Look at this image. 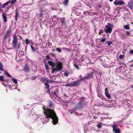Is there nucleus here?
<instances>
[{
    "label": "nucleus",
    "instance_id": "nucleus-1",
    "mask_svg": "<svg viewBox=\"0 0 133 133\" xmlns=\"http://www.w3.org/2000/svg\"><path fill=\"white\" fill-rule=\"evenodd\" d=\"M44 115L46 118H50L52 119L54 124H56L58 122V118L54 111V110L44 107L43 108Z\"/></svg>",
    "mask_w": 133,
    "mask_h": 133
},
{
    "label": "nucleus",
    "instance_id": "nucleus-2",
    "mask_svg": "<svg viewBox=\"0 0 133 133\" xmlns=\"http://www.w3.org/2000/svg\"><path fill=\"white\" fill-rule=\"evenodd\" d=\"M87 103L83 99H82L80 100V101L76 105L75 108V110L77 109H81L83 108L86 106Z\"/></svg>",
    "mask_w": 133,
    "mask_h": 133
},
{
    "label": "nucleus",
    "instance_id": "nucleus-3",
    "mask_svg": "<svg viewBox=\"0 0 133 133\" xmlns=\"http://www.w3.org/2000/svg\"><path fill=\"white\" fill-rule=\"evenodd\" d=\"M63 64L61 62H58L56 66V68H52V70L51 73L53 74L54 72L59 71L63 68Z\"/></svg>",
    "mask_w": 133,
    "mask_h": 133
},
{
    "label": "nucleus",
    "instance_id": "nucleus-4",
    "mask_svg": "<svg viewBox=\"0 0 133 133\" xmlns=\"http://www.w3.org/2000/svg\"><path fill=\"white\" fill-rule=\"evenodd\" d=\"M113 27V25L110 23H107V25L105 26V28L104 31L107 34L110 33L112 31V28Z\"/></svg>",
    "mask_w": 133,
    "mask_h": 133
},
{
    "label": "nucleus",
    "instance_id": "nucleus-5",
    "mask_svg": "<svg viewBox=\"0 0 133 133\" xmlns=\"http://www.w3.org/2000/svg\"><path fill=\"white\" fill-rule=\"evenodd\" d=\"M79 84V81L78 80H76L72 83L67 84L65 86L66 87H73L78 85Z\"/></svg>",
    "mask_w": 133,
    "mask_h": 133
},
{
    "label": "nucleus",
    "instance_id": "nucleus-6",
    "mask_svg": "<svg viewBox=\"0 0 133 133\" xmlns=\"http://www.w3.org/2000/svg\"><path fill=\"white\" fill-rule=\"evenodd\" d=\"M18 38L16 36L14 37L12 44L14 48H16L18 43Z\"/></svg>",
    "mask_w": 133,
    "mask_h": 133
},
{
    "label": "nucleus",
    "instance_id": "nucleus-7",
    "mask_svg": "<svg viewBox=\"0 0 133 133\" xmlns=\"http://www.w3.org/2000/svg\"><path fill=\"white\" fill-rule=\"evenodd\" d=\"M112 127L113 128V131L115 133H119L120 132V130L119 129H117V126L115 124H114L112 126Z\"/></svg>",
    "mask_w": 133,
    "mask_h": 133
},
{
    "label": "nucleus",
    "instance_id": "nucleus-8",
    "mask_svg": "<svg viewBox=\"0 0 133 133\" xmlns=\"http://www.w3.org/2000/svg\"><path fill=\"white\" fill-rule=\"evenodd\" d=\"M10 35V31L9 30L6 31V34L3 37V41L5 42L6 39L9 37Z\"/></svg>",
    "mask_w": 133,
    "mask_h": 133
},
{
    "label": "nucleus",
    "instance_id": "nucleus-9",
    "mask_svg": "<svg viewBox=\"0 0 133 133\" xmlns=\"http://www.w3.org/2000/svg\"><path fill=\"white\" fill-rule=\"evenodd\" d=\"M114 4L116 5H122L123 4H124L125 3L122 1H118V0H116L114 2Z\"/></svg>",
    "mask_w": 133,
    "mask_h": 133
},
{
    "label": "nucleus",
    "instance_id": "nucleus-10",
    "mask_svg": "<svg viewBox=\"0 0 133 133\" xmlns=\"http://www.w3.org/2000/svg\"><path fill=\"white\" fill-rule=\"evenodd\" d=\"M58 91V89H57L54 92H51V95L53 97L56 98L58 97L57 95Z\"/></svg>",
    "mask_w": 133,
    "mask_h": 133
},
{
    "label": "nucleus",
    "instance_id": "nucleus-11",
    "mask_svg": "<svg viewBox=\"0 0 133 133\" xmlns=\"http://www.w3.org/2000/svg\"><path fill=\"white\" fill-rule=\"evenodd\" d=\"M128 6L131 10H133V1L130 0L128 3Z\"/></svg>",
    "mask_w": 133,
    "mask_h": 133
},
{
    "label": "nucleus",
    "instance_id": "nucleus-12",
    "mask_svg": "<svg viewBox=\"0 0 133 133\" xmlns=\"http://www.w3.org/2000/svg\"><path fill=\"white\" fill-rule=\"evenodd\" d=\"M93 72H91L89 74H88V75L85 78H87V79H90L91 78L93 77Z\"/></svg>",
    "mask_w": 133,
    "mask_h": 133
},
{
    "label": "nucleus",
    "instance_id": "nucleus-13",
    "mask_svg": "<svg viewBox=\"0 0 133 133\" xmlns=\"http://www.w3.org/2000/svg\"><path fill=\"white\" fill-rule=\"evenodd\" d=\"M2 16L3 18V19L4 23H6V22L7 20V18L6 15H5L4 13L3 12Z\"/></svg>",
    "mask_w": 133,
    "mask_h": 133
},
{
    "label": "nucleus",
    "instance_id": "nucleus-14",
    "mask_svg": "<svg viewBox=\"0 0 133 133\" xmlns=\"http://www.w3.org/2000/svg\"><path fill=\"white\" fill-rule=\"evenodd\" d=\"M48 64L52 68H54L55 66V63L51 61H48Z\"/></svg>",
    "mask_w": 133,
    "mask_h": 133
},
{
    "label": "nucleus",
    "instance_id": "nucleus-15",
    "mask_svg": "<svg viewBox=\"0 0 133 133\" xmlns=\"http://www.w3.org/2000/svg\"><path fill=\"white\" fill-rule=\"evenodd\" d=\"M65 18L64 17L61 18L60 19L61 22L62 23V25H66V23L65 22Z\"/></svg>",
    "mask_w": 133,
    "mask_h": 133
},
{
    "label": "nucleus",
    "instance_id": "nucleus-16",
    "mask_svg": "<svg viewBox=\"0 0 133 133\" xmlns=\"http://www.w3.org/2000/svg\"><path fill=\"white\" fill-rule=\"evenodd\" d=\"M19 15V14L18 12V11L16 10V15H15V20L16 21H17L18 20Z\"/></svg>",
    "mask_w": 133,
    "mask_h": 133
},
{
    "label": "nucleus",
    "instance_id": "nucleus-17",
    "mask_svg": "<svg viewBox=\"0 0 133 133\" xmlns=\"http://www.w3.org/2000/svg\"><path fill=\"white\" fill-rule=\"evenodd\" d=\"M44 66L45 68V69L46 70V71L47 72H49V68L48 64L46 63H44Z\"/></svg>",
    "mask_w": 133,
    "mask_h": 133
},
{
    "label": "nucleus",
    "instance_id": "nucleus-18",
    "mask_svg": "<svg viewBox=\"0 0 133 133\" xmlns=\"http://www.w3.org/2000/svg\"><path fill=\"white\" fill-rule=\"evenodd\" d=\"M4 74L9 78H11L12 77V76L8 72L6 71H4Z\"/></svg>",
    "mask_w": 133,
    "mask_h": 133
},
{
    "label": "nucleus",
    "instance_id": "nucleus-19",
    "mask_svg": "<svg viewBox=\"0 0 133 133\" xmlns=\"http://www.w3.org/2000/svg\"><path fill=\"white\" fill-rule=\"evenodd\" d=\"M47 79V78L43 77H42L41 78V81L45 83L46 82Z\"/></svg>",
    "mask_w": 133,
    "mask_h": 133
},
{
    "label": "nucleus",
    "instance_id": "nucleus-20",
    "mask_svg": "<svg viewBox=\"0 0 133 133\" xmlns=\"http://www.w3.org/2000/svg\"><path fill=\"white\" fill-rule=\"evenodd\" d=\"M48 106L50 108H54V106L53 105V103L52 101H50L49 103Z\"/></svg>",
    "mask_w": 133,
    "mask_h": 133
},
{
    "label": "nucleus",
    "instance_id": "nucleus-21",
    "mask_svg": "<svg viewBox=\"0 0 133 133\" xmlns=\"http://www.w3.org/2000/svg\"><path fill=\"white\" fill-rule=\"evenodd\" d=\"M45 91H46V93H48L49 95L50 96H51V94L50 92V89L49 88H46Z\"/></svg>",
    "mask_w": 133,
    "mask_h": 133
},
{
    "label": "nucleus",
    "instance_id": "nucleus-22",
    "mask_svg": "<svg viewBox=\"0 0 133 133\" xmlns=\"http://www.w3.org/2000/svg\"><path fill=\"white\" fill-rule=\"evenodd\" d=\"M0 70L1 71H4V69L3 68V64L0 62Z\"/></svg>",
    "mask_w": 133,
    "mask_h": 133
},
{
    "label": "nucleus",
    "instance_id": "nucleus-23",
    "mask_svg": "<svg viewBox=\"0 0 133 133\" xmlns=\"http://www.w3.org/2000/svg\"><path fill=\"white\" fill-rule=\"evenodd\" d=\"M69 0H64L63 3L65 6H66L68 3Z\"/></svg>",
    "mask_w": 133,
    "mask_h": 133
},
{
    "label": "nucleus",
    "instance_id": "nucleus-24",
    "mask_svg": "<svg viewBox=\"0 0 133 133\" xmlns=\"http://www.w3.org/2000/svg\"><path fill=\"white\" fill-rule=\"evenodd\" d=\"M123 28L127 30H129L130 29V28L129 25H123Z\"/></svg>",
    "mask_w": 133,
    "mask_h": 133
},
{
    "label": "nucleus",
    "instance_id": "nucleus-25",
    "mask_svg": "<svg viewBox=\"0 0 133 133\" xmlns=\"http://www.w3.org/2000/svg\"><path fill=\"white\" fill-rule=\"evenodd\" d=\"M113 42L112 41H108L106 42V43L107 44L108 46H109Z\"/></svg>",
    "mask_w": 133,
    "mask_h": 133
},
{
    "label": "nucleus",
    "instance_id": "nucleus-26",
    "mask_svg": "<svg viewBox=\"0 0 133 133\" xmlns=\"http://www.w3.org/2000/svg\"><path fill=\"white\" fill-rule=\"evenodd\" d=\"M11 80L14 83L16 84L17 83V80L15 78H12Z\"/></svg>",
    "mask_w": 133,
    "mask_h": 133
},
{
    "label": "nucleus",
    "instance_id": "nucleus-27",
    "mask_svg": "<svg viewBox=\"0 0 133 133\" xmlns=\"http://www.w3.org/2000/svg\"><path fill=\"white\" fill-rule=\"evenodd\" d=\"M17 2V0H12L11 1V5H13Z\"/></svg>",
    "mask_w": 133,
    "mask_h": 133
},
{
    "label": "nucleus",
    "instance_id": "nucleus-28",
    "mask_svg": "<svg viewBox=\"0 0 133 133\" xmlns=\"http://www.w3.org/2000/svg\"><path fill=\"white\" fill-rule=\"evenodd\" d=\"M101 124H102V123L100 122L98 124H97L96 126L98 127V128H102V126Z\"/></svg>",
    "mask_w": 133,
    "mask_h": 133
},
{
    "label": "nucleus",
    "instance_id": "nucleus-29",
    "mask_svg": "<svg viewBox=\"0 0 133 133\" xmlns=\"http://www.w3.org/2000/svg\"><path fill=\"white\" fill-rule=\"evenodd\" d=\"M0 81H4V77L2 76H0Z\"/></svg>",
    "mask_w": 133,
    "mask_h": 133
},
{
    "label": "nucleus",
    "instance_id": "nucleus-30",
    "mask_svg": "<svg viewBox=\"0 0 133 133\" xmlns=\"http://www.w3.org/2000/svg\"><path fill=\"white\" fill-rule=\"evenodd\" d=\"M45 86L46 87L45 88H49V85L47 83H46L45 84Z\"/></svg>",
    "mask_w": 133,
    "mask_h": 133
},
{
    "label": "nucleus",
    "instance_id": "nucleus-31",
    "mask_svg": "<svg viewBox=\"0 0 133 133\" xmlns=\"http://www.w3.org/2000/svg\"><path fill=\"white\" fill-rule=\"evenodd\" d=\"M64 76L67 77H68L69 75V73L67 72H65L64 73Z\"/></svg>",
    "mask_w": 133,
    "mask_h": 133
},
{
    "label": "nucleus",
    "instance_id": "nucleus-32",
    "mask_svg": "<svg viewBox=\"0 0 133 133\" xmlns=\"http://www.w3.org/2000/svg\"><path fill=\"white\" fill-rule=\"evenodd\" d=\"M60 48H57L56 49V51L59 53H61V50Z\"/></svg>",
    "mask_w": 133,
    "mask_h": 133
},
{
    "label": "nucleus",
    "instance_id": "nucleus-33",
    "mask_svg": "<svg viewBox=\"0 0 133 133\" xmlns=\"http://www.w3.org/2000/svg\"><path fill=\"white\" fill-rule=\"evenodd\" d=\"M124 57V55H121L119 56V58L120 59H122Z\"/></svg>",
    "mask_w": 133,
    "mask_h": 133
},
{
    "label": "nucleus",
    "instance_id": "nucleus-34",
    "mask_svg": "<svg viewBox=\"0 0 133 133\" xmlns=\"http://www.w3.org/2000/svg\"><path fill=\"white\" fill-rule=\"evenodd\" d=\"M105 95L106 96V97H107V98L108 99L110 98L111 96H110V95L109 94H106Z\"/></svg>",
    "mask_w": 133,
    "mask_h": 133
},
{
    "label": "nucleus",
    "instance_id": "nucleus-35",
    "mask_svg": "<svg viewBox=\"0 0 133 133\" xmlns=\"http://www.w3.org/2000/svg\"><path fill=\"white\" fill-rule=\"evenodd\" d=\"M30 46L32 51L34 52H35L36 50L34 48V47L32 45H31Z\"/></svg>",
    "mask_w": 133,
    "mask_h": 133
},
{
    "label": "nucleus",
    "instance_id": "nucleus-36",
    "mask_svg": "<svg viewBox=\"0 0 133 133\" xmlns=\"http://www.w3.org/2000/svg\"><path fill=\"white\" fill-rule=\"evenodd\" d=\"M29 40L28 39L26 38L25 39V43L27 45L29 44Z\"/></svg>",
    "mask_w": 133,
    "mask_h": 133
},
{
    "label": "nucleus",
    "instance_id": "nucleus-37",
    "mask_svg": "<svg viewBox=\"0 0 133 133\" xmlns=\"http://www.w3.org/2000/svg\"><path fill=\"white\" fill-rule=\"evenodd\" d=\"M74 66L75 67V68L77 69H79V68L78 66L77 65L75 64H74Z\"/></svg>",
    "mask_w": 133,
    "mask_h": 133
},
{
    "label": "nucleus",
    "instance_id": "nucleus-38",
    "mask_svg": "<svg viewBox=\"0 0 133 133\" xmlns=\"http://www.w3.org/2000/svg\"><path fill=\"white\" fill-rule=\"evenodd\" d=\"M45 59L47 60H49L50 59V57L48 55H47L45 56Z\"/></svg>",
    "mask_w": 133,
    "mask_h": 133
},
{
    "label": "nucleus",
    "instance_id": "nucleus-39",
    "mask_svg": "<svg viewBox=\"0 0 133 133\" xmlns=\"http://www.w3.org/2000/svg\"><path fill=\"white\" fill-rule=\"evenodd\" d=\"M105 95H106V94H108V90L107 88H106L105 89Z\"/></svg>",
    "mask_w": 133,
    "mask_h": 133
},
{
    "label": "nucleus",
    "instance_id": "nucleus-40",
    "mask_svg": "<svg viewBox=\"0 0 133 133\" xmlns=\"http://www.w3.org/2000/svg\"><path fill=\"white\" fill-rule=\"evenodd\" d=\"M49 54H50L52 57H55L56 56V54L53 53H50Z\"/></svg>",
    "mask_w": 133,
    "mask_h": 133
},
{
    "label": "nucleus",
    "instance_id": "nucleus-41",
    "mask_svg": "<svg viewBox=\"0 0 133 133\" xmlns=\"http://www.w3.org/2000/svg\"><path fill=\"white\" fill-rule=\"evenodd\" d=\"M99 35H100L101 34V33H103V30H99Z\"/></svg>",
    "mask_w": 133,
    "mask_h": 133
},
{
    "label": "nucleus",
    "instance_id": "nucleus-42",
    "mask_svg": "<svg viewBox=\"0 0 133 133\" xmlns=\"http://www.w3.org/2000/svg\"><path fill=\"white\" fill-rule=\"evenodd\" d=\"M126 35L128 36H130V32L127 31H126Z\"/></svg>",
    "mask_w": 133,
    "mask_h": 133
},
{
    "label": "nucleus",
    "instance_id": "nucleus-43",
    "mask_svg": "<svg viewBox=\"0 0 133 133\" xmlns=\"http://www.w3.org/2000/svg\"><path fill=\"white\" fill-rule=\"evenodd\" d=\"M52 81L48 79H48L47 80L46 83H51V82Z\"/></svg>",
    "mask_w": 133,
    "mask_h": 133
},
{
    "label": "nucleus",
    "instance_id": "nucleus-44",
    "mask_svg": "<svg viewBox=\"0 0 133 133\" xmlns=\"http://www.w3.org/2000/svg\"><path fill=\"white\" fill-rule=\"evenodd\" d=\"M105 40H106V38H104V39H101V41L102 42H103L105 41Z\"/></svg>",
    "mask_w": 133,
    "mask_h": 133
},
{
    "label": "nucleus",
    "instance_id": "nucleus-45",
    "mask_svg": "<svg viewBox=\"0 0 133 133\" xmlns=\"http://www.w3.org/2000/svg\"><path fill=\"white\" fill-rule=\"evenodd\" d=\"M6 5H7L6 4H5V3L3 4V5L2 6V8H4Z\"/></svg>",
    "mask_w": 133,
    "mask_h": 133
},
{
    "label": "nucleus",
    "instance_id": "nucleus-46",
    "mask_svg": "<svg viewBox=\"0 0 133 133\" xmlns=\"http://www.w3.org/2000/svg\"><path fill=\"white\" fill-rule=\"evenodd\" d=\"M11 2V1L10 0L9 1H8L6 2L5 3L7 5H8L10 2Z\"/></svg>",
    "mask_w": 133,
    "mask_h": 133
},
{
    "label": "nucleus",
    "instance_id": "nucleus-47",
    "mask_svg": "<svg viewBox=\"0 0 133 133\" xmlns=\"http://www.w3.org/2000/svg\"><path fill=\"white\" fill-rule=\"evenodd\" d=\"M63 49H64L66 50H68V51H70V49H69V48H63Z\"/></svg>",
    "mask_w": 133,
    "mask_h": 133
},
{
    "label": "nucleus",
    "instance_id": "nucleus-48",
    "mask_svg": "<svg viewBox=\"0 0 133 133\" xmlns=\"http://www.w3.org/2000/svg\"><path fill=\"white\" fill-rule=\"evenodd\" d=\"M39 16L40 17H42L43 16V14L41 13L39 14Z\"/></svg>",
    "mask_w": 133,
    "mask_h": 133
},
{
    "label": "nucleus",
    "instance_id": "nucleus-49",
    "mask_svg": "<svg viewBox=\"0 0 133 133\" xmlns=\"http://www.w3.org/2000/svg\"><path fill=\"white\" fill-rule=\"evenodd\" d=\"M130 53L131 54H133V50H131L130 51Z\"/></svg>",
    "mask_w": 133,
    "mask_h": 133
},
{
    "label": "nucleus",
    "instance_id": "nucleus-50",
    "mask_svg": "<svg viewBox=\"0 0 133 133\" xmlns=\"http://www.w3.org/2000/svg\"><path fill=\"white\" fill-rule=\"evenodd\" d=\"M87 12L86 11H84L83 14L85 15V16H87V15L86 14Z\"/></svg>",
    "mask_w": 133,
    "mask_h": 133
},
{
    "label": "nucleus",
    "instance_id": "nucleus-51",
    "mask_svg": "<svg viewBox=\"0 0 133 133\" xmlns=\"http://www.w3.org/2000/svg\"><path fill=\"white\" fill-rule=\"evenodd\" d=\"M129 66L130 67H133V64H132L129 65Z\"/></svg>",
    "mask_w": 133,
    "mask_h": 133
},
{
    "label": "nucleus",
    "instance_id": "nucleus-52",
    "mask_svg": "<svg viewBox=\"0 0 133 133\" xmlns=\"http://www.w3.org/2000/svg\"><path fill=\"white\" fill-rule=\"evenodd\" d=\"M85 77H83L81 79V80H82V79H87V78H85Z\"/></svg>",
    "mask_w": 133,
    "mask_h": 133
},
{
    "label": "nucleus",
    "instance_id": "nucleus-53",
    "mask_svg": "<svg viewBox=\"0 0 133 133\" xmlns=\"http://www.w3.org/2000/svg\"><path fill=\"white\" fill-rule=\"evenodd\" d=\"M87 13L88 14V15H89L90 13H91L89 12V11H88L87 12Z\"/></svg>",
    "mask_w": 133,
    "mask_h": 133
},
{
    "label": "nucleus",
    "instance_id": "nucleus-54",
    "mask_svg": "<svg viewBox=\"0 0 133 133\" xmlns=\"http://www.w3.org/2000/svg\"><path fill=\"white\" fill-rule=\"evenodd\" d=\"M130 87L132 88L133 89V85H130Z\"/></svg>",
    "mask_w": 133,
    "mask_h": 133
},
{
    "label": "nucleus",
    "instance_id": "nucleus-55",
    "mask_svg": "<svg viewBox=\"0 0 133 133\" xmlns=\"http://www.w3.org/2000/svg\"><path fill=\"white\" fill-rule=\"evenodd\" d=\"M10 40H11V38L10 37H9L8 39V40L9 41H10Z\"/></svg>",
    "mask_w": 133,
    "mask_h": 133
},
{
    "label": "nucleus",
    "instance_id": "nucleus-56",
    "mask_svg": "<svg viewBox=\"0 0 133 133\" xmlns=\"http://www.w3.org/2000/svg\"><path fill=\"white\" fill-rule=\"evenodd\" d=\"M8 80H4L6 82H8Z\"/></svg>",
    "mask_w": 133,
    "mask_h": 133
},
{
    "label": "nucleus",
    "instance_id": "nucleus-57",
    "mask_svg": "<svg viewBox=\"0 0 133 133\" xmlns=\"http://www.w3.org/2000/svg\"><path fill=\"white\" fill-rule=\"evenodd\" d=\"M52 51H55V49H52Z\"/></svg>",
    "mask_w": 133,
    "mask_h": 133
},
{
    "label": "nucleus",
    "instance_id": "nucleus-58",
    "mask_svg": "<svg viewBox=\"0 0 133 133\" xmlns=\"http://www.w3.org/2000/svg\"><path fill=\"white\" fill-rule=\"evenodd\" d=\"M113 0H109V1H110L111 2H112V1H113Z\"/></svg>",
    "mask_w": 133,
    "mask_h": 133
},
{
    "label": "nucleus",
    "instance_id": "nucleus-59",
    "mask_svg": "<svg viewBox=\"0 0 133 133\" xmlns=\"http://www.w3.org/2000/svg\"><path fill=\"white\" fill-rule=\"evenodd\" d=\"M121 67V66H120L119 67H118V69H119Z\"/></svg>",
    "mask_w": 133,
    "mask_h": 133
},
{
    "label": "nucleus",
    "instance_id": "nucleus-60",
    "mask_svg": "<svg viewBox=\"0 0 133 133\" xmlns=\"http://www.w3.org/2000/svg\"><path fill=\"white\" fill-rule=\"evenodd\" d=\"M51 78H52V77H51Z\"/></svg>",
    "mask_w": 133,
    "mask_h": 133
},
{
    "label": "nucleus",
    "instance_id": "nucleus-61",
    "mask_svg": "<svg viewBox=\"0 0 133 133\" xmlns=\"http://www.w3.org/2000/svg\"><path fill=\"white\" fill-rule=\"evenodd\" d=\"M1 71H0V74H1Z\"/></svg>",
    "mask_w": 133,
    "mask_h": 133
},
{
    "label": "nucleus",
    "instance_id": "nucleus-62",
    "mask_svg": "<svg viewBox=\"0 0 133 133\" xmlns=\"http://www.w3.org/2000/svg\"><path fill=\"white\" fill-rule=\"evenodd\" d=\"M124 36H125V35H124Z\"/></svg>",
    "mask_w": 133,
    "mask_h": 133
}]
</instances>
